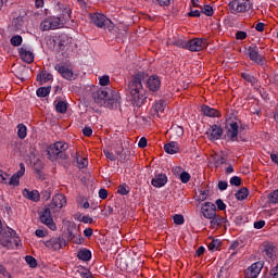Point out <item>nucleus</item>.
<instances>
[{
	"instance_id": "f257e3e1",
	"label": "nucleus",
	"mask_w": 278,
	"mask_h": 278,
	"mask_svg": "<svg viewBox=\"0 0 278 278\" xmlns=\"http://www.w3.org/2000/svg\"><path fill=\"white\" fill-rule=\"evenodd\" d=\"M147 77H149V74L138 72L128 83L129 94L137 105H142L144 103V99H147L144 87H142V81H147Z\"/></svg>"
},
{
	"instance_id": "f03ea898",
	"label": "nucleus",
	"mask_w": 278,
	"mask_h": 278,
	"mask_svg": "<svg viewBox=\"0 0 278 278\" xmlns=\"http://www.w3.org/2000/svg\"><path fill=\"white\" fill-rule=\"evenodd\" d=\"M66 151H68V143L64 141H56L47 149L48 157L51 162L67 160Z\"/></svg>"
},
{
	"instance_id": "7ed1b4c3",
	"label": "nucleus",
	"mask_w": 278,
	"mask_h": 278,
	"mask_svg": "<svg viewBox=\"0 0 278 278\" xmlns=\"http://www.w3.org/2000/svg\"><path fill=\"white\" fill-rule=\"evenodd\" d=\"M94 103H99L103 105L105 101H110L111 103H118L121 100V96L118 92L111 90V89H100L92 93Z\"/></svg>"
},
{
	"instance_id": "20e7f679",
	"label": "nucleus",
	"mask_w": 278,
	"mask_h": 278,
	"mask_svg": "<svg viewBox=\"0 0 278 278\" xmlns=\"http://www.w3.org/2000/svg\"><path fill=\"white\" fill-rule=\"evenodd\" d=\"M21 239L16 236V231L11 228L0 232V244L5 249H16Z\"/></svg>"
},
{
	"instance_id": "39448f33",
	"label": "nucleus",
	"mask_w": 278,
	"mask_h": 278,
	"mask_svg": "<svg viewBox=\"0 0 278 278\" xmlns=\"http://www.w3.org/2000/svg\"><path fill=\"white\" fill-rule=\"evenodd\" d=\"M91 23L96 25V27H100V29H108L109 31H112L114 29V23L112 20L105 17V15L101 13H93L90 14Z\"/></svg>"
},
{
	"instance_id": "423d86ee",
	"label": "nucleus",
	"mask_w": 278,
	"mask_h": 278,
	"mask_svg": "<svg viewBox=\"0 0 278 278\" xmlns=\"http://www.w3.org/2000/svg\"><path fill=\"white\" fill-rule=\"evenodd\" d=\"M230 14H244L251 10V1L249 0H232L228 3Z\"/></svg>"
},
{
	"instance_id": "0eeeda50",
	"label": "nucleus",
	"mask_w": 278,
	"mask_h": 278,
	"mask_svg": "<svg viewBox=\"0 0 278 278\" xmlns=\"http://www.w3.org/2000/svg\"><path fill=\"white\" fill-rule=\"evenodd\" d=\"M240 122H227L225 129H226V137L230 142H239L240 138Z\"/></svg>"
},
{
	"instance_id": "6e6552de",
	"label": "nucleus",
	"mask_w": 278,
	"mask_h": 278,
	"mask_svg": "<svg viewBox=\"0 0 278 278\" xmlns=\"http://www.w3.org/2000/svg\"><path fill=\"white\" fill-rule=\"evenodd\" d=\"M64 205H66V195L58 193L52 198V202L48 205V207H50L52 214H55L60 212Z\"/></svg>"
},
{
	"instance_id": "1a4fd4ad",
	"label": "nucleus",
	"mask_w": 278,
	"mask_h": 278,
	"mask_svg": "<svg viewBox=\"0 0 278 278\" xmlns=\"http://www.w3.org/2000/svg\"><path fill=\"white\" fill-rule=\"evenodd\" d=\"M53 214V211H51V207L47 206L43 212L40 214V220L43 223V225H47L51 231H55L58 229V226L55 225V222H53V217L51 216Z\"/></svg>"
},
{
	"instance_id": "9d476101",
	"label": "nucleus",
	"mask_w": 278,
	"mask_h": 278,
	"mask_svg": "<svg viewBox=\"0 0 278 278\" xmlns=\"http://www.w3.org/2000/svg\"><path fill=\"white\" fill-rule=\"evenodd\" d=\"M45 247L50 251H60L66 247V239L62 237H52L48 241H45Z\"/></svg>"
},
{
	"instance_id": "9b49d317",
	"label": "nucleus",
	"mask_w": 278,
	"mask_h": 278,
	"mask_svg": "<svg viewBox=\"0 0 278 278\" xmlns=\"http://www.w3.org/2000/svg\"><path fill=\"white\" fill-rule=\"evenodd\" d=\"M207 39L205 38H193L191 40H188V50L198 52L203 51V49H207Z\"/></svg>"
},
{
	"instance_id": "f8f14e48",
	"label": "nucleus",
	"mask_w": 278,
	"mask_h": 278,
	"mask_svg": "<svg viewBox=\"0 0 278 278\" xmlns=\"http://www.w3.org/2000/svg\"><path fill=\"white\" fill-rule=\"evenodd\" d=\"M248 53L252 62H255V64H258L260 66H264L266 59L264 55L260 54V48H257V46H250L248 48Z\"/></svg>"
},
{
	"instance_id": "ddd939ff",
	"label": "nucleus",
	"mask_w": 278,
	"mask_h": 278,
	"mask_svg": "<svg viewBox=\"0 0 278 278\" xmlns=\"http://www.w3.org/2000/svg\"><path fill=\"white\" fill-rule=\"evenodd\" d=\"M54 70L59 72V74L61 75V77H63V79H67L68 81H73V79H75V75L73 74V68L64 64H56L54 66Z\"/></svg>"
},
{
	"instance_id": "4468645a",
	"label": "nucleus",
	"mask_w": 278,
	"mask_h": 278,
	"mask_svg": "<svg viewBox=\"0 0 278 278\" xmlns=\"http://www.w3.org/2000/svg\"><path fill=\"white\" fill-rule=\"evenodd\" d=\"M262 268H264V263L256 262L253 263L250 267H248L244 271L245 278H255L262 273Z\"/></svg>"
},
{
	"instance_id": "2eb2a0df",
	"label": "nucleus",
	"mask_w": 278,
	"mask_h": 278,
	"mask_svg": "<svg viewBox=\"0 0 278 278\" xmlns=\"http://www.w3.org/2000/svg\"><path fill=\"white\" fill-rule=\"evenodd\" d=\"M201 214L202 216H204V218H207L208 220L210 218H214V216H216V204L212 202H205L201 206Z\"/></svg>"
},
{
	"instance_id": "dca6fc26",
	"label": "nucleus",
	"mask_w": 278,
	"mask_h": 278,
	"mask_svg": "<svg viewBox=\"0 0 278 278\" xmlns=\"http://www.w3.org/2000/svg\"><path fill=\"white\" fill-rule=\"evenodd\" d=\"M223 127L214 124L210 127L208 131L206 132V137L210 140H220V138H223Z\"/></svg>"
},
{
	"instance_id": "f3484780",
	"label": "nucleus",
	"mask_w": 278,
	"mask_h": 278,
	"mask_svg": "<svg viewBox=\"0 0 278 278\" xmlns=\"http://www.w3.org/2000/svg\"><path fill=\"white\" fill-rule=\"evenodd\" d=\"M275 244L270 242L263 243V253L265 257L269 260V262H275L277 254L275 251Z\"/></svg>"
},
{
	"instance_id": "a211bd4d",
	"label": "nucleus",
	"mask_w": 278,
	"mask_h": 278,
	"mask_svg": "<svg viewBox=\"0 0 278 278\" xmlns=\"http://www.w3.org/2000/svg\"><path fill=\"white\" fill-rule=\"evenodd\" d=\"M146 81H147V88L150 90V92H157V90H160L162 86V81L157 76L147 77Z\"/></svg>"
},
{
	"instance_id": "6ab92c4d",
	"label": "nucleus",
	"mask_w": 278,
	"mask_h": 278,
	"mask_svg": "<svg viewBox=\"0 0 278 278\" xmlns=\"http://www.w3.org/2000/svg\"><path fill=\"white\" fill-rule=\"evenodd\" d=\"M23 175H25V164L20 163V170L10 178L8 185L14 187L20 186Z\"/></svg>"
},
{
	"instance_id": "aec40b11",
	"label": "nucleus",
	"mask_w": 278,
	"mask_h": 278,
	"mask_svg": "<svg viewBox=\"0 0 278 278\" xmlns=\"http://www.w3.org/2000/svg\"><path fill=\"white\" fill-rule=\"evenodd\" d=\"M210 225L212 229H218L220 227H225V224L227 223V218L215 214L213 218H210Z\"/></svg>"
},
{
	"instance_id": "412c9836",
	"label": "nucleus",
	"mask_w": 278,
	"mask_h": 278,
	"mask_svg": "<svg viewBox=\"0 0 278 278\" xmlns=\"http://www.w3.org/2000/svg\"><path fill=\"white\" fill-rule=\"evenodd\" d=\"M167 182H168V177H166V174L155 175V177L151 181L154 188H162L166 186Z\"/></svg>"
},
{
	"instance_id": "4be33fe9",
	"label": "nucleus",
	"mask_w": 278,
	"mask_h": 278,
	"mask_svg": "<svg viewBox=\"0 0 278 278\" xmlns=\"http://www.w3.org/2000/svg\"><path fill=\"white\" fill-rule=\"evenodd\" d=\"M20 56L23 62H26L27 64H31V62H34V53L27 50V48L20 49Z\"/></svg>"
},
{
	"instance_id": "5701e85b",
	"label": "nucleus",
	"mask_w": 278,
	"mask_h": 278,
	"mask_svg": "<svg viewBox=\"0 0 278 278\" xmlns=\"http://www.w3.org/2000/svg\"><path fill=\"white\" fill-rule=\"evenodd\" d=\"M164 151H165V153H168L169 155H175V153H179V144L175 141L166 143L164 146Z\"/></svg>"
},
{
	"instance_id": "b1692460",
	"label": "nucleus",
	"mask_w": 278,
	"mask_h": 278,
	"mask_svg": "<svg viewBox=\"0 0 278 278\" xmlns=\"http://www.w3.org/2000/svg\"><path fill=\"white\" fill-rule=\"evenodd\" d=\"M37 81L42 86V84H47V81H53V75L51 73H47V71H42L37 75Z\"/></svg>"
},
{
	"instance_id": "393cba45",
	"label": "nucleus",
	"mask_w": 278,
	"mask_h": 278,
	"mask_svg": "<svg viewBox=\"0 0 278 278\" xmlns=\"http://www.w3.org/2000/svg\"><path fill=\"white\" fill-rule=\"evenodd\" d=\"M23 195L26 199H29V201H35V202L40 201V193L38 192V190L29 191L28 189H24Z\"/></svg>"
},
{
	"instance_id": "a878e982",
	"label": "nucleus",
	"mask_w": 278,
	"mask_h": 278,
	"mask_svg": "<svg viewBox=\"0 0 278 278\" xmlns=\"http://www.w3.org/2000/svg\"><path fill=\"white\" fill-rule=\"evenodd\" d=\"M77 257L81 262H90V260H92V252L88 249H81L78 251Z\"/></svg>"
},
{
	"instance_id": "bb28decb",
	"label": "nucleus",
	"mask_w": 278,
	"mask_h": 278,
	"mask_svg": "<svg viewBox=\"0 0 278 278\" xmlns=\"http://www.w3.org/2000/svg\"><path fill=\"white\" fill-rule=\"evenodd\" d=\"M202 112H203L204 116H210V117L218 116V110L212 109L207 105L202 106Z\"/></svg>"
},
{
	"instance_id": "cd10ccee",
	"label": "nucleus",
	"mask_w": 278,
	"mask_h": 278,
	"mask_svg": "<svg viewBox=\"0 0 278 278\" xmlns=\"http://www.w3.org/2000/svg\"><path fill=\"white\" fill-rule=\"evenodd\" d=\"M235 197L237 201H244V199L249 197V189H247V187L241 188L240 190L237 191Z\"/></svg>"
},
{
	"instance_id": "c85d7f7f",
	"label": "nucleus",
	"mask_w": 278,
	"mask_h": 278,
	"mask_svg": "<svg viewBox=\"0 0 278 278\" xmlns=\"http://www.w3.org/2000/svg\"><path fill=\"white\" fill-rule=\"evenodd\" d=\"M155 114H157V116H160V112H164V110H166V101L164 100H160L155 103L154 108H153Z\"/></svg>"
},
{
	"instance_id": "c756f323",
	"label": "nucleus",
	"mask_w": 278,
	"mask_h": 278,
	"mask_svg": "<svg viewBox=\"0 0 278 278\" xmlns=\"http://www.w3.org/2000/svg\"><path fill=\"white\" fill-rule=\"evenodd\" d=\"M17 136L21 140H25V138H27V126H25L24 124H18Z\"/></svg>"
},
{
	"instance_id": "7c9ffc66",
	"label": "nucleus",
	"mask_w": 278,
	"mask_h": 278,
	"mask_svg": "<svg viewBox=\"0 0 278 278\" xmlns=\"http://www.w3.org/2000/svg\"><path fill=\"white\" fill-rule=\"evenodd\" d=\"M50 92H51V86L40 87L37 89V97H41V98L49 97Z\"/></svg>"
},
{
	"instance_id": "2f4dec72",
	"label": "nucleus",
	"mask_w": 278,
	"mask_h": 278,
	"mask_svg": "<svg viewBox=\"0 0 278 278\" xmlns=\"http://www.w3.org/2000/svg\"><path fill=\"white\" fill-rule=\"evenodd\" d=\"M55 110L60 114H66V110H68V104L64 101H59L55 105Z\"/></svg>"
},
{
	"instance_id": "473e14b6",
	"label": "nucleus",
	"mask_w": 278,
	"mask_h": 278,
	"mask_svg": "<svg viewBox=\"0 0 278 278\" xmlns=\"http://www.w3.org/2000/svg\"><path fill=\"white\" fill-rule=\"evenodd\" d=\"M49 18L52 29H60V26L62 25V18L58 16H50Z\"/></svg>"
},
{
	"instance_id": "72a5a7b5",
	"label": "nucleus",
	"mask_w": 278,
	"mask_h": 278,
	"mask_svg": "<svg viewBox=\"0 0 278 278\" xmlns=\"http://www.w3.org/2000/svg\"><path fill=\"white\" fill-rule=\"evenodd\" d=\"M76 236H77V232H75L73 230H68L67 240H73V242H75V244H81L84 242V238H76Z\"/></svg>"
},
{
	"instance_id": "f704fd0d",
	"label": "nucleus",
	"mask_w": 278,
	"mask_h": 278,
	"mask_svg": "<svg viewBox=\"0 0 278 278\" xmlns=\"http://www.w3.org/2000/svg\"><path fill=\"white\" fill-rule=\"evenodd\" d=\"M40 29H41V31H49V30L53 29L52 26H51V20H50V17L43 20V21L40 23Z\"/></svg>"
},
{
	"instance_id": "c9c22d12",
	"label": "nucleus",
	"mask_w": 278,
	"mask_h": 278,
	"mask_svg": "<svg viewBox=\"0 0 278 278\" xmlns=\"http://www.w3.org/2000/svg\"><path fill=\"white\" fill-rule=\"evenodd\" d=\"M214 160V165L216 166V168H218V166H223V164L227 163V159H225V156H220L218 154H215V156H213Z\"/></svg>"
},
{
	"instance_id": "e433bc0d",
	"label": "nucleus",
	"mask_w": 278,
	"mask_h": 278,
	"mask_svg": "<svg viewBox=\"0 0 278 278\" xmlns=\"http://www.w3.org/2000/svg\"><path fill=\"white\" fill-rule=\"evenodd\" d=\"M173 138H181L184 136V127L176 126L172 129Z\"/></svg>"
},
{
	"instance_id": "4c0bfd02",
	"label": "nucleus",
	"mask_w": 278,
	"mask_h": 278,
	"mask_svg": "<svg viewBox=\"0 0 278 278\" xmlns=\"http://www.w3.org/2000/svg\"><path fill=\"white\" fill-rule=\"evenodd\" d=\"M11 45L13 47H21L23 45V37L21 35H15L11 38Z\"/></svg>"
},
{
	"instance_id": "58836bf2",
	"label": "nucleus",
	"mask_w": 278,
	"mask_h": 278,
	"mask_svg": "<svg viewBox=\"0 0 278 278\" xmlns=\"http://www.w3.org/2000/svg\"><path fill=\"white\" fill-rule=\"evenodd\" d=\"M222 242L218 239H214L210 244H208V251H218V248L222 247Z\"/></svg>"
},
{
	"instance_id": "ea45409f",
	"label": "nucleus",
	"mask_w": 278,
	"mask_h": 278,
	"mask_svg": "<svg viewBox=\"0 0 278 278\" xmlns=\"http://www.w3.org/2000/svg\"><path fill=\"white\" fill-rule=\"evenodd\" d=\"M76 162L78 168H86V166H88V159L86 157L76 156Z\"/></svg>"
},
{
	"instance_id": "a19ab883",
	"label": "nucleus",
	"mask_w": 278,
	"mask_h": 278,
	"mask_svg": "<svg viewBox=\"0 0 278 278\" xmlns=\"http://www.w3.org/2000/svg\"><path fill=\"white\" fill-rule=\"evenodd\" d=\"M268 201L273 204L278 203V189L268 194Z\"/></svg>"
},
{
	"instance_id": "79ce46f5",
	"label": "nucleus",
	"mask_w": 278,
	"mask_h": 278,
	"mask_svg": "<svg viewBox=\"0 0 278 278\" xmlns=\"http://www.w3.org/2000/svg\"><path fill=\"white\" fill-rule=\"evenodd\" d=\"M117 192H118V194L126 197V194H129V187H127V185H119Z\"/></svg>"
},
{
	"instance_id": "37998d69",
	"label": "nucleus",
	"mask_w": 278,
	"mask_h": 278,
	"mask_svg": "<svg viewBox=\"0 0 278 278\" xmlns=\"http://www.w3.org/2000/svg\"><path fill=\"white\" fill-rule=\"evenodd\" d=\"M25 260L28 266H30V268H36V266H38V262L34 258V256L27 255Z\"/></svg>"
},
{
	"instance_id": "c03bdc74",
	"label": "nucleus",
	"mask_w": 278,
	"mask_h": 278,
	"mask_svg": "<svg viewBox=\"0 0 278 278\" xmlns=\"http://www.w3.org/2000/svg\"><path fill=\"white\" fill-rule=\"evenodd\" d=\"M202 14H205L206 16H213L214 9L211 5H204V8L202 9Z\"/></svg>"
},
{
	"instance_id": "a18cd8bd",
	"label": "nucleus",
	"mask_w": 278,
	"mask_h": 278,
	"mask_svg": "<svg viewBox=\"0 0 278 278\" xmlns=\"http://www.w3.org/2000/svg\"><path fill=\"white\" fill-rule=\"evenodd\" d=\"M190 174L188 172H182L179 176V179L182 184H188L190 181Z\"/></svg>"
},
{
	"instance_id": "49530a36",
	"label": "nucleus",
	"mask_w": 278,
	"mask_h": 278,
	"mask_svg": "<svg viewBox=\"0 0 278 278\" xmlns=\"http://www.w3.org/2000/svg\"><path fill=\"white\" fill-rule=\"evenodd\" d=\"M241 77L245 80L249 81V84H254L255 83V77L251 74L248 73H242Z\"/></svg>"
},
{
	"instance_id": "de8ad7c7",
	"label": "nucleus",
	"mask_w": 278,
	"mask_h": 278,
	"mask_svg": "<svg viewBox=\"0 0 278 278\" xmlns=\"http://www.w3.org/2000/svg\"><path fill=\"white\" fill-rule=\"evenodd\" d=\"M103 153L108 160H110L111 162H116V155H114V152H111L110 150H104Z\"/></svg>"
},
{
	"instance_id": "09e8293b",
	"label": "nucleus",
	"mask_w": 278,
	"mask_h": 278,
	"mask_svg": "<svg viewBox=\"0 0 278 278\" xmlns=\"http://www.w3.org/2000/svg\"><path fill=\"white\" fill-rule=\"evenodd\" d=\"M9 178H10V175L0 169V184H8Z\"/></svg>"
},
{
	"instance_id": "8fccbe9b",
	"label": "nucleus",
	"mask_w": 278,
	"mask_h": 278,
	"mask_svg": "<svg viewBox=\"0 0 278 278\" xmlns=\"http://www.w3.org/2000/svg\"><path fill=\"white\" fill-rule=\"evenodd\" d=\"M230 185H231V186H242V178H241V177H238V176H233V177L230 179Z\"/></svg>"
},
{
	"instance_id": "3c124183",
	"label": "nucleus",
	"mask_w": 278,
	"mask_h": 278,
	"mask_svg": "<svg viewBox=\"0 0 278 278\" xmlns=\"http://www.w3.org/2000/svg\"><path fill=\"white\" fill-rule=\"evenodd\" d=\"M215 204L217 205V208L220 211V212H224V210H227V204H225V202H223L222 199H218L215 201Z\"/></svg>"
},
{
	"instance_id": "603ef678",
	"label": "nucleus",
	"mask_w": 278,
	"mask_h": 278,
	"mask_svg": "<svg viewBox=\"0 0 278 278\" xmlns=\"http://www.w3.org/2000/svg\"><path fill=\"white\" fill-rule=\"evenodd\" d=\"M174 223L175 225H184L185 223L184 215H179V214L174 215Z\"/></svg>"
},
{
	"instance_id": "864d4df0",
	"label": "nucleus",
	"mask_w": 278,
	"mask_h": 278,
	"mask_svg": "<svg viewBox=\"0 0 278 278\" xmlns=\"http://www.w3.org/2000/svg\"><path fill=\"white\" fill-rule=\"evenodd\" d=\"M99 84L100 86H110V76L104 75L100 77Z\"/></svg>"
},
{
	"instance_id": "5fc2aeb1",
	"label": "nucleus",
	"mask_w": 278,
	"mask_h": 278,
	"mask_svg": "<svg viewBox=\"0 0 278 278\" xmlns=\"http://www.w3.org/2000/svg\"><path fill=\"white\" fill-rule=\"evenodd\" d=\"M237 40H247V31L244 30H238L236 33Z\"/></svg>"
},
{
	"instance_id": "6e6d98bb",
	"label": "nucleus",
	"mask_w": 278,
	"mask_h": 278,
	"mask_svg": "<svg viewBox=\"0 0 278 278\" xmlns=\"http://www.w3.org/2000/svg\"><path fill=\"white\" fill-rule=\"evenodd\" d=\"M176 47H179L180 49H188V41L185 40H177L175 42Z\"/></svg>"
},
{
	"instance_id": "4d7b16f0",
	"label": "nucleus",
	"mask_w": 278,
	"mask_h": 278,
	"mask_svg": "<svg viewBox=\"0 0 278 278\" xmlns=\"http://www.w3.org/2000/svg\"><path fill=\"white\" fill-rule=\"evenodd\" d=\"M0 275L3 277L12 278V275L8 273V269L3 265H0Z\"/></svg>"
},
{
	"instance_id": "13d9d810",
	"label": "nucleus",
	"mask_w": 278,
	"mask_h": 278,
	"mask_svg": "<svg viewBox=\"0 0 278 278\" xmlns=\"http://www.w3.org/2000/svg\"><path fill=\"white\" fill-rule=\"evenodd\" d=\"M269 278H278V265L270 270Z\"/></svg>"
},
{
	"instance_id": "bf43d9fd",
	"label": "nucleus",
	"mask_w": 278,
	"mask_h": 278,
	"mask_svg": "<svg viewBox=\"0 0 278 278\" xmlns=\"http://www.w3.org/2000/svg\"><path fill=\"white\" fill-rule=\"evenodd\" d=\"M83 134L84 136H86L87 138H90V136H92V128L91 127H85L83 129Z\"/></svg>"
},
{
	"instance_id": "052dcab7",
	"label": "nucleus",
	"mask_w": 278,
	"mask_h": 278,
	"mask_svg": "<svg viewBox=\"0 0 278 278\" xmlns=\"http://www.w3.org/2000/svg\"><path fill=\"white\" fill-rule=\"evenodd\" d=\"M35 235L37 236V238H46L47 237V231H45L42 229H37L35 231Z\"/></svg>"
},
{
	"instance_id": "680f3d73",
	"label": "nucleus",
	"mask_w": 278,
	"mask_h": 278,
	"mask_svg": "<svg viewBox=\"0 0 278 278\" xmlns=\"http://www.w3.org/2000/svg\"><path fill=\"white\" fill-rule=\"evenodd\" d=\"M266 225V222L258 220L254 223V229H263V227Z\"/></svg>"
},
{
	"instance_id": "e2e57ef3",
	"label": "nucleus",
	"mask_w": 278,
	"mask_h": 278,
	"mask_svg": "<svg viewBox=\"0 0 278 278\" xmlns=\"http://www.w3.org/2000/svg\"><path fill=\"white\" fill-rule=\"evenodd\" d=\"M112 214H114V207L112 206H106L104 208V216H112Z\"/></svg>"
},
{
	"instance_id": "0e129e2a",
	"label": "nucleus",
	"mask_w": 278,
	"mask_h": 278,
	"mask_svg": "<svg viewBox=\"0 0 278 278\" xmlns=\"http://www.w3.org/2000/svg\"><path fill=\"white\" fill-rule=\"evenodd\" d=\"M147 147V139L144 137H142L139 142H138V148L139 149H146Z\"/></svg>"
},
{
	"instance_id": "69168bd1",
	"label": "nucleus",
	"mask_w": 278,
	"mask_h": 278,
	"mask_svg": "<svg viewBox=\"0 0 278 278\" xmlns=\"http://www.w3.org/2000/svg\"><path fill=\"white\" fill-rule=\"evenodd\" d=\"M205 199H207V191L200 190L199 200L200 201H205Z\"/></svg>"
},
{
	"instance_id": "338daca9",
	"label": "nucleus",
	"mask_w": 278,
	"mask_h": 278,
	"mask_svg": "<svg viewBox=\"0 0 278 278\" xmlns=\"http://www.w3.org/2000/svg\"><path fill=\"white\" fill-rule=\"evenodd\" d=\"M99 197L101 199H108V191L105 189H100L99 190Z\"/></svg>"
},
{
	"instance_id": "774afa93",
	"label": "nucleus",
	"mask_w": 278,
	"mask_h": 278,
	"mask_svg": "<svg viewBox=\"0 0 278 278\" xmlns=\"http://www.w3.org/2000/svg\"><path fill=\"white\" fill-rule=\"evenodd\" d=\"M227 181H219L217 185L218 190H225L227 188Z\"/></svg>"
}]
</instances>
